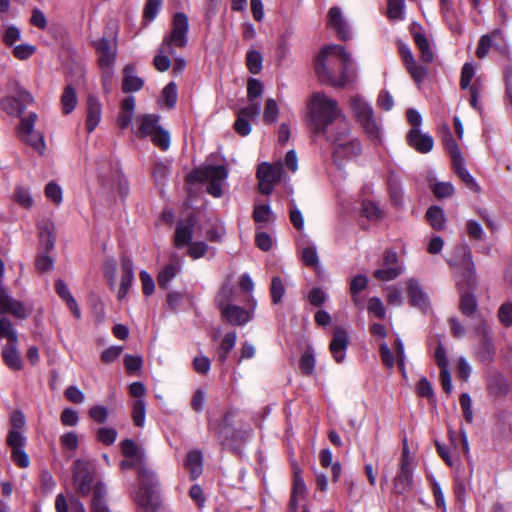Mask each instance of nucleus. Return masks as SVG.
<instances>
[{"label": "nucleus", "instance_id": "1", "mask_svg": "<svg viewBox=\"0 0 512 512\" xmlns=\"http://www.w3.org/2000/svg\"><path fill=\"white\" fill-rule=\"evenodd\" d=\"M307 125L315 136L325 137L333 146V160L337 165L360 155V142L351 136L349 123L335 99L322 92L314 93Z\"/></svg>", "mask_w": 512, "mask_h": 512}, {"label": "nucleus", "instance_id": "2", "mask_svg": "<svg viewBox=\"0 0 512 512\" xmlns=\"http://www.w3.org/2000/svg\"><path fill=\"white\" fill-rule=\"evenodd\" d=\"M352 55L337 44L322 48L316 63L318 80L335 88H345L356 81V70L352 67Z\"/></svg>", "mask_w": 512, "mask_h": 512}, {"label": "nucleus", "instance_id": "3", "mask_svg": "<svg viewBox=\"0 0 512 512\" xmlns=\"http://www.w3.org/2000/svg\"><path fill=\"white\" fill-rule=\"evenodd\" d=\"M188 28L187 16L184 13H176L173 17L171 32L163 39L158 54L153 60V64L159 72H165L170 68L169 56H174L175 48H184L187 45Z\"/></svg>", "mask_w": 512, "mask_h": 512}, {"label": "nucleus", "instance_id": "4", "mask_svg": "<svg viewBox=\"0 0 512 512\" xmlns=\"http://www.w3.org/2000/svg\"><path fill=\"white\" fill-rule=\"evenodd\" d=\"M122 470L137 469L140 489L136 494V502L146 512H155L159 506V496L156 492L157 478L155 473L147 469L144 462L137 463L135 458H128L121 461Z\"/></svg>", "mask_w": 512, "mask_h": 512}, {"label": "nucleus", "instance_id": "5", "mask_svg": "<svg viewBox=\"0 0 512 512\" xmlns=\"http://www.w3.org/2000/svg\"><path fill=\"white\" fill-rule=\"evenodd\" d=\"M159 119L156 114L140 115L136 119L135 134L138 138L149 137L155 146L166 151L170 147V134L158 124Z\"/></svg>", "mask_w": 512, "mask_h": 512}, {"label": "nucleus", "instance_id": "6", "mask_svg": "<svg viewBox=\"0 0 512 512\" xmlns=\"http://www.w3.org/2000/svg\"><path fill=\"white\" fill-rule=\"evenodd\" d=\"M228 177L227 169L222 165H209L194 170L190 178L198 182H207V192L213 197L223 194V183Z\"/></svg>", "mask_w": 512, "mask_h": 512}, {"label": "nucleus", "instance_id": "7", "mask_svg": "<svg viewBox=\"0 0 512 512\" xmlns=\"http://www.w3.org/2000/svg\"><path fill=\"white\" fill-rule=\"evenodd\" d=\"M97 485L103 484L95 482V468L93 464L80 459L76 460L73 466V486L75 491L82 496H87L91 492L94 495V488Z\"/></svg>", "mask_w": 512, "mask_h": 512}, {"label": "nucleus", "instance_id": "8", "mask_svg": "<svg viewBox=\"0 0 512 512\" xmlns=\"http://www.w3.org/2000/svg\"><path fill=\"white\" fill-rule=\"evenodd\" d=\"M11 95L5 96L0 101L1 109L11 116H20L27 105L32 104L34 98L30 92L25 90L17 82L9 84Z\"/></svg>", "mask_w": 512, "mask_h": 512}, {"label": "nucleus", "instance_id": "9", "mask_svg": "<svg viewBox=\"0 0 512 512\" xmlns=\"http://www.w3.org/2000/svg\"><path fill=\"white\" fill-rule=\"evenodd\" d=\"M37 119L38 115L35 112L29 113L26 117H21L17 133L21 141L32 147L39 154L43 155L46 144L43 134L35 130Z\"/></svg>", "mask_w": 512, "mask_h": 512}, {"label": "nucleus", "instance_id": "10", "mask_svg": "<svg viewBox=\"0 0 512 512\" xmlns=\"http://www.w3.org/2000/svg\"><path fill=\"white\" fill-rule=\"evenodd\" d=\"M352 111L371 139H379L380 128L374 117L372 107L360 96L351 98Z\"/></svg>", "mask_w": 512, "mask_h": 512}, {"label": "nucleus", "instance_id": "11", "mask_svg": "<svg viewBox=\"0 0 512 512\" xmlns=\"http://www.w3.org/2000/svg\"><path fill=\"white\" fill-rule=\"evenodd\" d=\"M282 166L281 164L271 165L269 163H262L257 169V178L259 180V191L263 194H271L273 187L281 179Z\"/></svg>", "mask_w": 512, "mask_h": 512}, {"label": "nucleus", "instance_id": "12", "mask_svg": "<svg viewBox=\"0 0 512 512\" xmlns=\"http://www.w3.org/2000/svg\"><path fill=\"white\" fill-rule=\"evenodd\" d=\"M402 273L398 255L393 249H386L383 255L381 267L374 271V277L380 281H391Z\"/></svg>", "mask_w": 512, "mask_h": 512}, {"label": "nucleus", "instance_id": "13", "mask_svg": "<svg viewBox=\"0 0 512 512\" xmlns=\"http://www.w3.org/2000/svg\"><path fill=\"white\" fill-rule=\"evenodd\" d=\"M256 301L253 300L249 309L232 304L223 308L220 313L222 318L232 326H244L254 317Z\"/></svg>", "mask_w": 512, "mask_h": 512}, {"label": "nucleus", "instance_id": "14", "mask_svg": "<svg viewBox=\"0 0 512 512\" xmlns=\"http://www.w3.org/2000/svg\"><path fill=\"white\" fill-rule=\"evenodd\" d=\"M31 312L23 302L14 299L0 281V314H11L18 319H26Z\"/></svg>", "mask_w": 512, "mask_h": 512}, {"label": "nucleus", "instance_id": "15", "mask_svg": "<svg viewBox=\"0 0 512 512\" xmlns=\"http://www.w3.org/2000/svg\"><path fill=\"white\" fill-rule=\"evenodd\" d=\"M399 52L407 72L414 82L417 85H420L428 76L429 70L427 66L416 62L415 57L408 46H400Z\"/></svg>", "mask_w": 512, "mask_h": 512}, {"label": "nucleus", "instance_id": "16", "mask_svg": "<svg viewBox=\"0 0 512 512\" xmlns=\"http://www.w3.org/2000/svg\"><path fill=\"white\" fill-rule=\"evenodd\" d=\"M412 470L410 467V458L406 447L400 461V469L393 480L394 491L397 494H404L412 487Z\"/></svg>", "mask_w": 512, "mask_h": 512}, {"label": "nucleus", "instance_id": "17", "mask_svg": "<svg viewBox=\"0 0 512 512\" xmlns=\"http://www.w3.org/2000/svg\"><path fill=\"white\" fill-rule=\"evenodd\" d=\"M93 45L98 53L100 68H113L117 54L116 41H110L103 37L94 41Z\"/></svg>", "mask_w": 512, "mask_h": 512}, {"label": "nucleus", "instance_id": "18", "mask_svg": "<svg viewBox=\"0 0 512 512\" xmlns=\"http://www.w3.org/2000/svg\"><path fill=\"white\" fill-rule=\"evenodd\" d=\"M349 344V334L342 327H335L333 337L329 344V350L337 363H342L346 357Z\"/></svg>", "mask_w": 512, "mask_h": 512}, {"label": "nucleus", "instance_id": "19", "mask_svg": "<svg viewBox=\"0 0 512 512\" xmlns=\"http://www.w3.org/2000/svg\"><path fill=\"white\" fill-rule=\"evenodd\" d=\"M327 26L335 31L339 39L347 41L351 38L350 26L339 7L329 9Z\"/></svg>", "mask_w": 512, "mask_h": 512}, {"label": "nucleus", "instance_id": "20", "mask_svg": "<svg viewBox=\"0 0 512 512\" xmlns=\"http://www.w3.org/2000/svg\"><path fill=\"white\" fill-rule=\"evenodd\" d=\"M7 445L11 448V459L20 468H27L30 465V459L24 448L26 446V437L24 435H11L7 437Z\"/></svg>", "mask_w": 512, "mask_h": 512}, {"label": "nucleus", "instance_id": "21", "mask_svg": "<svg viewBox=\"0 0 512 512\" xmlns=\"http://www.w3.org/2000/svg\"><path fill=\"white\" fill-rule=\"evenodd\" d=\"M478 332L482 338L478 347L476 348V357L483 364H490L493 362L495 357V347L490 337V332L486 327L485 323L478 328Z\"/></svg>", "mask_w": 512, "mask_h": 512}, {"label": "nucleus", "instance_id": "22", "mask_svg": "<svg viewBox=\"0 0 512 512\" xmlns=\"http://www.w3.org/2000/svg\"><path fill=\"white\" fill-rule=\"evenodd\" d=\"M260 112L256 105L245 106L238 110L234 129L240 136H247L251 132L250 121L259 117Z\"/></svg>", "mask_w": 512, "mask_h": 512}, {"label": "nucleus", "instance_id": "23", "mask_svg": "<svg viewBox=\"0 0 512 512\" xmlns=\"http://www.w3.org/2000/svg\"><path fill=\"white\" fill-rule=\"evenodd\" d=\"M407 294L412 306L417 307L423 312L430 309V302L427 294L423 291L419 282L413 278L406 281Z\"/></svg>", "mask_w": 512, "mask_h": 512}, {"label": "nucleus", "instance_id": "24", "mask_svg": "<svg viewBox=\"0 0 512 512\" xmlns=\"http://www.w3.org/2000/svg\"><path fill=\"white\" fill-rule=\"evenodd\" d=\"M452 267H459L467 270L469 279L474 278L475 266L472 260V253L467 244H461L455 248V258L448 260Z\"/></svg>", "mask_w": 512, "mask_h": 512}, {"label": "nucleus", "instance_id": "25", "mask_svg": "<svg viewBox=\"0 0 512 512\" xmlns=\"http://www.w3.org/2000/svg\"><path fill=\"white\" fill-rule=\"evenodd\" d=\"M407 141L411 147L420 153H429L434 146L433 138L420 129L411 128L407 134Z\"/></svg>", "mask_w": 512, "mask_h": 512}, {"label": "nucleus", "instance_id": "26", "mask_svg": "<svg viewBox=\"0 0 512 512\" xmlns=\"http://www.w3.org/2000/svg\"><path fill=\"white\" fill-rule=\"evenodd\" d=\"M232 417V413L228 412L223 416L217 428L210 426L211 429L215 430V434L222 445H225L226 443H231L238 437L237 430L232 426Z\"/></svg>", "mask_w": 512, "mask_h": 512}, {"label": "nucleus", "instance_id": "27", "mask_svg": "<svg viewBox=\"0 0 512 512\" xmlns=\"http://www.w3.org/2000/svg\"><path fill=\"white\" fill-rule=\"evenodd\" d=\"M194 225L195 220L193 217H189L177 223L174 236V244L176 247L182 248L192 241Z\"/></svg>", "mask_w": 512, "mask_h": 512}, {"label": "nucleus", "instance_id": "28", "mask_svg": "<svg viewBox=\"0 0 512 512\" xmlns=\"http://www.w3.org/2000/svg\"><path fill=\"white\" fill-rule=\"evenodd\" d=\"M101 104L95 96H89L87 100L86 129L93 132L101 120Z\"/></svg>", "mask_w": 512, "mask_h": 512}, {"label": "nucleus", "instance_id": "29", "mask_svg": "<svg viewBox=\"0 0 512 512\" xmlns=\"http://www.w3.org/2000/svg\"><path fill=\"white\" fill-rule=\"evenodd\" d=\"M135 97L127 96L121 102V112L117 118V124L121 129H127L134 117Z\"/></svg>", "mask_w": 512, "mask_h": 512}, {"label": "nucleus", "instance_id": "30", "mask_svg": "<svg viewBox=\"0 0 512 512\" xmlns=\"http://www.w3.org/2000/svg\"><path fill=\"white\" fill-rule=\"evenodd\" d=\"M18 343H7L2 348V358L4 363L11 369V370H20L22 369V361L19 356L18 350H17Z\"/></svg>", "mask_w": 512, "mask_h": 512}, {"label": "nucleus", "instance_id": "31", "mask_svg": "<svg viewBox=\"0 0 512 512\" xmlns=\"http://www.w3.org/2000/svg\"><path fill=\"white\" fill-rule=\"evenodd\" d=\"M134 71L135 69L131 65H127L124 68L122 89L126 93L139 91L144 85L143 80L134 75Z\"/></svg>", "mask_w": 512, "mask_h": 512}, {"label": "nucleus", "instance_id": "32", "mask_svg": "<svg viewBox=\"0 0 512 512\" xmlns=\"http://www.w3.org/2000/svg\"><path fill=\"white\" fill-rule=\"evenodd\" d=\"M263 93V84L261 81L255 78H250L247 83V98H248V105L252 106L253 104L256 105L259 109V112H261V101L260 97Z\"/></svg>", "mask_w": 512, "mask_h": 512}, {"label": "nucleus", "instance_id": "33", "mask_svg": "<svg viewBox=\"0 0 512 512\" xmlns=\"http://www.w3.org/2000/svg\"><path fill=\"white\" fill-rule=\"evenodd\" d=\"M185 466L189 470L192 479L198 478L202 473V453L199 450L188 452Z\"/></svg>", "mask_w": 512, "mask_h": 512}, {"label": "nucleus", "instance_id": "34", "mask_svg": "<svg viewBox=\"0 0 512 512\" xmlns=\"http://www.w3.org/2000/svg\"><path fill=\"white\" fill-rule=\"evenodd\" d=\"M414 42L419 49L421 61L430 63L434 59V53L426 36L422 33H414Z\"/></svg>", "mask_w": 512, "mask_h": 512}, {"label": "nucleus", "instance_id": "35", "mask_svg": "<svg viewBox=\"0 0 512 512\" xmlns=\"http://www.w3.org/2000/svg\"><path fill=\"white\" fill-rule=\"evenodd\" d=\"M452 165L457 172L458 176L465 183L467 188L473 190L474 192H479L480 187L473 178V176L469 173V171L464 167V159L463 157L459 159V161H453Z\"/></svg>", "mask_w": 512, "mask_h": 512}, {"label": "nucleus", "instance_id": "36", "mask_svg": "<svg viewBox=\"0 0 512 512\" xmlns=\"http://www.w3.org/2000/svg\"><path fill=\"white\" fill-rule=\"evenodd\" d=\"M107 490L104 485H97L94 488V496H92L90 512H110L106 501Z\"/></svg>", "mask_w": 512, "mask_h": 512}, {"label": "nucleus", "instance_id": "37", "mask_svg": "<svg viewBox=\"0 0 512 512\" xmlns=\"http://www.w3.org/2000/svg\"><path fill=\"white\" fill-rule=\"evenodd\" d=\"M236 340L237 333L235 331L228 332L223 337L217 349L218 360L221 363H224L227 360L229 352L234 348L236 344Z\"/></svg>", "mask_w": 512, "mask_h": 512}, {"label": "nucleus", "instance_id": "38", "mask_svg": "<svg viewBox=\"0 0 512 512\" xmlns=\"http://www.w3.org/2000/svg\"><path fill=\"white\" fill-rule=\"evenodd\" d=\"M121 452L126 458H135L137 463L145 460V454L139 449L137 444L131 439H125L120 443Z\"/></svg>", "mask_w": 512, "mask_h": 512}, {"label": "nucleus", "instance_id": "39", "mask_svg": "<svg viewBox=\"0 0 512 512\" xmlns=\"http://www.w3.org/2000/svg\"><path fill=\"white\" fill-rule=\"evenodd\" d=\"M61 106L64 114H70L77 105V95L71 85H67L61 95Z\"/></svg>", "mask_w": 512, "mask_h": 512}, {"label": "nucleus", "instance_id": "40", "mask_svg": "<svg viewBox=\"0 0 512 512\" xmlns=\"http://www.w3.org/2000/svg\"><path fill=\"white\" fill-rule=\"evenodd\" d=\"M179 272V267L174 264L170 263L165 265L158 274L157 281L159 287L163 289H168L170 282L176 277L177 273Z\"/></svg>", "mask_w": 512, "mask_h": 512}, {"label": "nucleus", "instance_id": "41", "mask_svg": "<svg viewBox=\"0 0 512 512\" xmlns=\"http://www.w3.org/2000/svg\"><path fill=\"white\" fill-rule=\"evenodd\" d=\"M235 290L234 287L228 283L224 284L219 290L215 301L221 311L223 308L230 306L234 301Z\"/></svg>", "mask_w": 512, "mask_h": 512}, {"label": "nucleus", "instance_id": "42", "mask_svg": "<svg viewBox=\"0 0 512 512\" xmlns=\"http://www.w3.org/2000/svg\"><path fill=\"white\" fill-rule=\"evenodd\" d=\"M101 179H102L103 185L108 187L112 191H117L121 195H124L127 193V190H128L127 181L120 172L116 171L113 174V178L111 180H107L106 178H104L102 176H101Z\"/></svg>", "mask_w": 512, "mask_h": 512}, {"label": "nucleus", "instance_id": "43", "mask_svg": "<svg viewBox=\"0 0 512 512\" xmlns=\"http://www.w3.org/2000/svg\"><path fill=\"white\" fill-rule=\"evenodd\" d=\"M426 218L431 227L435 230H442L445 226V216L443 210L438 206L430 207L426 212Z\"/></svg>", "mask_w": 512, "mask_h": 512}, {"label": "nucleus", "instance_id": "44", "mask_svg": "<svg viewBox=\"0 0 512 512\" xmlns=\"http://www.w3.org/2000/svg\"><path fill=\"white\" fill-rule=\"evenodd\" d=\"M121 287L129 289L134 280L133 262L128 257H122L121 259Z\"/></svg>", "mask_w": 512, "mask_h": 512}, {"label": "nucleus", "instance_id": "45", "mask_svg": "<svg viewBox=\"0 0 512 512\" xmlns=\"http://www.w3.org/2000/svg\"><path fill=\"white\" fill-rule=\"evenodd\" d=\"M279 116V107L275 99L268 98L265 102L263 121L265 124H274Z\"/></svg>", "mask_w": 512, "mask_h": 512}, {"label": "nucleus", "instance_id": "46", "mask_svg": "<svg viewBox=\"0 0 512 512\" xmlns=\"http://www.w3.org/2000/svg\"><path fill=\"white\" fill-rule=\"evenodd\" d=\"M0 338H6L8 343H18V335L12 322L6 317H0Z\"/></svg>", "mask_w": 512, "mask_h": 512}, {"label": "nucleus", "instance_id": "47", "mask_svg": "<svg viewBox=\"0 0 512 512\" xmlns=\"http://www.w3.org/2000/svg\"><path fill=\"white\" fill-rule=\"evenodd\" d=\"M306 492V485L302 477H300L298 474L294 477L293 482V488L290 498V506L293 510H296L297 503H298V497L304 496Z\"/></svg>", "mask_w": 512, "mask_h": 512}, {"label": "nucleus", "instance_id": "48", "mask_svg": "<svg viewBox=\"0 0 512 512\" xmlns=\"http://www.w3.org/2000/svg\"><path fill=\"white\" fill-rule=\"evenodd\" d=\"M368 285V279L364 275H357L352 278L350 282V293L353 297V302L356 306L360 305V300L358 299L357 295L363 291Z\"/></svg>", "mask_w": 512, "mask_h": 512}, {"label": "nucleus", "instance_id": "49", "mask_svg": "<svg viewBox=\"0 0 512 512\" xmlns=\"http://www.w3.org/2000/svg\"><path fill=\"white\" fill-rule=\"evenodd\" d=\"M13 200L25 209L33 206V198L28 188L17 186L14 191Z\"/></svg>", "mask_w": 512, "mask_h": 512}, {"label": "nucleus", "instance_id": "50", "mask_svg": "<svg viewBox=\"0 0 512 512\" xmlns=\"http://www.w3.org/2000/svg\"><path fill=\"white\" fill-rule=\"evenodd\" d=\"M272 214L273 213L269 204H256L254 206L253 219L258 224H268Z\"/></svg>", "mask_w": 512, "mask_h": 512}, {"label": "nucleus", "instance_id": "51", "mask_svg": "<svg viewBox=\"0 0 512 512\" xmlns=\"http://www.w3.org/2000/svg\"><path fill=\"white\" fill-rule=\"evenodd\" d=\"M404 7V0H388L387 17L393 21L404 19Z\"/></svg>", "mask_w": 512, "mask_h": 512}, {"label": "nucleus", "instance_id": "52", "mask_svg": "<svg viewBox=\"0 0 512 512\" xmlns=\"http://www.w3.org/2000/svg\"><path fill=\"white\" fill-rule=\"evenodd\" d=\"M146 405L143 399H137L133 403L132 419L134 425L137 427H143L145 423Z\"/></svg>", "mask_w": 512, "mask_h": 512}, {"label": "nucleus", "instance_id": "53", "mask_svg": "<svg viewBox=\"0 0 512 512\" xmlns=\"http://www.w3.org/2000/svg\"><path fill=\"white\" fill-rule=\"evenodd\" d=\"M262 55L256 50L247 52L246 64L250 73L258 74L262 69Z\"/></svg>", "mask_w": 512, "mask_h": 512}, {"label": "nucleus", "instance_id": "54", "mask_svg": "<svg viewBox=\"0 0 512 512\" xmlns=\"http://www.w3.org/2000/svg\"><path fill=\"white\" fill-rule=\"evenodd\" d=\"M10 425L11 428L9 430L7 437H10L13 434L23 435L22 429L25 426L24 414L21 411H14L10 417Z\"/></svg>", "mask_w": 512, "mask_h": 512}, {"label": "nucleus", "instance_id": "55", "mask_svg": "<svg viewBox=\"0 0 512 512\" xmlns=\"http://www.w3.org/2000/svg\"><path fill=\"white\" fill-rule=\"evenodd\" d=\"M491 47H494V48H497L499 49V44L498 43H494L492 40H491V36L490 35H482L479 39V42H478V46H477V49H476V56L479 58V59H484L488 53H489V50Z\"/></svg>", "mask_w": 512, "mask_h": 512}, {"label": "nucleus", "instance_id": "56", "mask_svg": "<svg viewBox=\"0 0 512 512\" xmlns=\"http://www.w3.org/2000/svg\"><path fill=\"white\" fill-rule=\"evenodd\" d=\"M271 299L274 304L281 302L285 294V286L282 279L279 276H274L270 286Z\"/></svg>", "mask_w": 512, "mask_h": 512}, {"label": "nucleus", "instance_id": "57", "mask_svg": "<svg viewBox=\"0 0 512 512\" xmlns=\"http://www.w3.org/2000/svg\"><path fill=\"white\" fill-rule=\"evenodd\" d=\"M301 260L306 266L316 267L319 263V257L316 247L314 245H309L302 248Z\"/></svg>", "mask_w": 512, "mask_h": 512}, {"label": "nucleus", "instance_id": "58", "mask_svg": "<svg viewBox=\"0 0 512 512\" xmlns=\"http://www.w3.org/2000/svg\"><path fill=\"white\" fill-rule=\"evenodd\" d=\"M117 431L112 427H101L96 432V437L99 442L104 445L110 446L117 439Z\"/></svg>", "mask_w": 512, "mask_h": 512}, {"label": "nucleus", "instance_id": "59", "mask_svg": "<svg viewBox=\"0 0 512 512\" xmlns=\"http://www.w3.org/2000/svg\"><path fill=\"white\" fill-rule=\"evenodd\" d=\"M443 142L446 150L449 152L451 156L452 162L455 160L459 161V159L462 158V155L450 131H447L446 134L444 135Z\"/></svg>", "mask_w": 512, "mask_h": 512}, {"label": "nucleus", "instance_id": "60", "mask_svg": "<svg viewBox=\"0 0 512 512\" xmlns=\"http://www.w3.org/2000/svg\"><path fill=\"white\" fill-rule=\"evenodd\" d=\"M466 232L472 240L481 241L486 236L481 224L475 220H468L466 222Z\"/></svg>", "mask_w": 512, "mask_h": 512}, {"label": "nucleus", "instance_id": "61", "mask_svg": "<svg viewBox=\"0 0 512 512\" xmlns=\"http://www.w3.org/2000/svg\"><path fill=\"white\" fill-rule=\"evenodd\" d=\"M474 76H475L474 64L472 62L465 63L461 69L460 87L462 89H468Z\"/></svg>", "mask_w": 512, "mask_h": 512}, {"label": "nucleus", "instance_id": "62", "mask_svg": "<svg viewBox=\"0 0 512 512\" xmlns=\"http://www.w3.org/2000/svg\"><path fill=\"white\" fill-rule=\"evenodd\" d=\"M162 97L168 108H173L177 102V86L174 82L168 83L162 90Z\"/></svg>", "mask_w": 512, "mask_h": 512}, {"label": "nucleus", "instance_id": "63", "mask_svg": "<svg viewBox=\"0 0 512 512\" xmlns=\"http://www.w3.org/2000/svg\"><path fill=\"white\" fill-rule=\"evenodd\" d=\"M477 308V301L473 295L464 294L460 300V310L466 316H471Z\"/></svg>", "mask_w": 512, "mask_h": 512}, {"label": "nucleus", "instance_id": "64", "mask_svg": "<svg viewBox=\"0 0 512 512\" xmlns=\"http://www.w3.org/2000/svg\"><path fill=\"white\" fill-rule=\"evenodd\" d=\"M36 52V47L31 44H19L13 48V55L19 60H26Z\"/></svg>", "mask_w": 512, "mask_h": 512}]
</instances>
